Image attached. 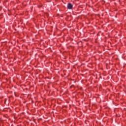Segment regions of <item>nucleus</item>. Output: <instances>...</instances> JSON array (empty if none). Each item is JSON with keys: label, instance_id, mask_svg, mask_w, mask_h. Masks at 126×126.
I'll return each instance as SVG.
<instances>
[{"label": "nucleus", "instance_id": "obj_1", "mask_svg": "<svg viewBox=\"0 0 126 126\" xmlns=\"http://www.w3.org/2000/svg\"><path fill=\"white\" fill-rule=\"evenodd\" d=\"M67 7L68 8V9H72V7H73V6L72 5V4L70 3H68L67 5Z\"/></svg>", "mask_w": 126, "mask_h": 126}]
</instances>
